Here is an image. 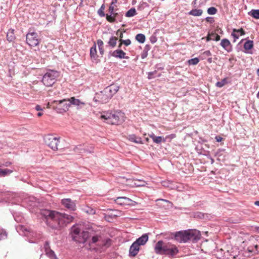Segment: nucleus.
Here are the masks:
<instances>
[{
	"label": "nucleus",
	"instance_id": "f257e3e1",
	"mask_svg": "<svg viewBox=\"0 0 259 259\" xmlns=\"http://www.w3.org/2000/svg\"><path fill=\"white\" fill-rule=\"evenodd\" d=\"M40 214L46 220L47 224L53 229L63 227L73 220V217L69 214L48 209L41 210Z\"/></svg>",
	"mask_w": 259,
	"mask_h": 259
},
{
	"label": "nucleus",
	"instance_id": "f03ea898",
	"mask_svg": "<svg viewBox=\"0 0 259 259\" xmlns=\"http://www.w3.org/2000/svg\"><path fill=\"white\" fill-rule=\"evenodd\" d=\"M117 85H111L105 88L102 91L96 93L93 100L101 104L107 103L119 90Z\"/></svg>",
	"mask_w": 259,
	"mask_h": 259
},
{
	"label": "nucleus",
	"instance_id": "7ed1b4c3",
	"mask_svg": "<svg viewBox=\"0 0 259 259\" xmlns=\"http://www.w3.org/2000/svg\"><path fill=\"white\" fill-rule=\"evenodd\" d=\"M156 253L166 255L169 257L175 256L179 252L177 246L169 243L164 242L162 240L158 241L154 246Z\"/></svg>",
	"mask_w": 259,
	"mask_h": 259
},
{
	"label": "nucleus",
	"instance_id": "20e7f679",
	"mask_svg": "<svg viewBox=\"0 0 259 259\" xmlns=\"http://www.w3.org/2000/svg\"><path fill=\"white\" fill-rule=\"evenodd\" d=\"M175 239L180 243H186L189 241L194 242L200 239V235L196 230L180 231L176 232Z\"/></svg>",
	"mask_w": 259,
	"mask_h": 259
},
{
	"label": "nucleus",
	"instance_id": "39448f33",
	"mask_svg": "<svg viewBox=\"0 0 259 259\" xmlns=\"http://www.w3.org/2000/svg\"><path fill=\"white\" fill-rule=\"evenodd\" d=\"M16 230L21 235L25 236L28 238L29 242L35 243L41 238V234L34 232L26 226L19 225L16 226Z\"/></svg>",
	"mask_w": 259,
	"mask_h": 259
},
{
	"label": "nucleus",
	"instance_id": "423d86ee",
	"mask_svg": "<svg viewBox=\"0 0 259 259\" xmlns=\"http://www.w3.org/2000/svg\"><path fill=\"white\" fill-rule=\"evenodd\" d=\"M101 118L111 124H120L124 121V114L121 111L107 113L101 115Z\"/></svg>",
	"mask_w": 259,
	"mask_h": 259
},
{
	"label": "nucleus",
	"instance_id": "0eeeda50",
	"mask_svg": "<svg viewBox=\"0 0 259 259\" xmlns=\"http://www.w3.org/2000/svg\"><path fill=\"white\" fill-rule=\"evenodd\" d=\"M59 72L54 70H49L44 75L42 82L46 87H51L56 81V78L59 77Z\"/></svg>",
	"mask_w": 259,
	"mask_h": 259
},
{
	"label": "nucleus",
	"instance_id": "6e6552de",
	"mask_svg": "<svg viewBox=\"0 0 259 259\" xmlns=\"http://www.w3.org/2000/svg\"><path fill=\"white\" fill-rule=\"evenodd\" d=\"M53 103L56 104V106L54 107V108L57 112L59 113L65 112L68 110L70 107V103L68 99L54 100Z\"/></svg>",
	"mask_w": 259,
	"mask_h": 259
},
{
	"label": "nucleus",
	"instance_id": "1a4fd4ad",
	"mask_svg": "<svg viewBox=\"0 0 259 259\" xmlns=\"http://www.w3.org/2000/svg\"><path fill=\"white\" fill-rule=\"evenodd\" d=\"M59 138L54 137L52 135H48L44 137V142L48 147L53 150L58 149V143Z\"/></svg>",
	"mask_w": 259,
	"mask_h": 259
},
{
	"label": "nucleus",
	"instance_id": "9d476101",
	"mask_svg": "<svg viewBox=\"0 0 259 259\" xmlns=\"http://www.w3.org/2000/svg\"><path fill=\"white\" fill-rule=\"evenodd\" d=\"M27 44L31 47H35L39 44L38 35L35 32H29L26 36Z\"/></svg>",
	"mask_w": 259,
	"mask_h": 259
},
{
	"label": "nucleus",
	"instance_id": "9b49d317",
	"mask_svg": "<svg viewBox=\"0 0 259 259\" xmlns=\"http://www.w3.org/2000/svg\"><path fill=\"white\" fill-rule=\"evenodd\" d=\"M126 54L120 49H118L113 51H110L108 53V58L111 57H113L117 59H128V57L126 56Z\"/></svg>",
	"mask_w": 259,
	"mask_h": 259
},
{
	"label": "nucleus",
	"instance_id": "f8f14e48",
	"mask_svg": "<svg viewBox=\"0 0 259 259\" xmlns=\"http://www.w3.org/2000/svg\"><path fill=\"white\" fill-rule=\"evenodd\" d=\"M61 204L67 209L71 211H74L76 209L75 201L70 198H65L61 200Z\"/></svg>",
	"mask_w": 259,
	"mask_h": 259
},
{
	"label": "nucleus",
	"instance_id": "ddd939ff",
	"mask_svg": "<svg viewBox=\"0 0 259 259\" xmlns=\"http://www.w3.org/2000/svg\"><path fill=\"white\" fill-rule=\"evenodd\" d=\"M80 229L77 226H73L71 228V235L73 240L77 242V240H80L82 238Z\"/></svg>",
	"mask_w": 259,
	"mask_h": 259
},
{
	"label": "nucleus",
	"instance_id": "4468645a",
	"mask_svg": "<svg viewBox=\"0 0 259 259\" xmlns=\"http://www.w3.org/2000/svg\"><path fill=\"white\" fill-rule=\"evenodd\" d=\"M220 45L227 52L229 53L232 51V45L229 39L224 38L221 40Z\"/></svg>",
	"mask_w": 259,
	"mask_h": 259
},
{
	"label": "nucleus",
	"instance_id": "2eb2a0df",
	"mask_svg": "<svg viewBox=\"0 0 259 259\" xmlns=\"http://www.w3.org/2000/svg\"><path fill=\"white\" fill-rule=\"evenodd\" d=\"M253 47V41L252 40H247L243 45L244 49V52L246 54H252V52L250 51Z\"/></svg>",
	"mask_w": 259,
	"mask_h": 259
},
{
	"label": "nucleus",
	"instance_id": "dca6fc26",
	"mask_svg": "<svg viewBox=\"0 0 259 259\" xmlns=\"http://www.w3.org/2000/svg\"><path fill=\"white\" fill-rule=\"evenodd\" d=\"M131 201L132 200L131 199L126 197H118L115 200L116 203L120 205H130Z\"/></svg>",
	"mask_w": 259,
	"mask_h": 259
},
{
	"label": "nucleus",
	"instance_id": "f3484780",
	"mask_svg": "<svg viewBox=\"0 0 259 259\" xmlns=\"http://www.w3.org/2000/svg\"><path fill=\"white\" fill-rule=\"evenodd\" d=\"M139 246L135 242H133L130 248V255L131 256H136L138 254L139 251Z\"/></svg>",
	"mask_w": 259,
	"mask_h": 259
},
{
	"label": "nucleus",
	"instance_id": "a211bd4d",
	"mask_svg": "<svg viewBox=\"0 0 259 259\" xmlns=\"http://www.w3.org/2000/svg\"><path fill=\"white\" fill-rule=\"evenodd\" d=\"M148 240V236L147 234H143L140 237L138 238L135 242L139 246L144 245L146 244Z\"/></svg>",
	"mask_w": 259,
	"mask_h": 259
},
{
	"label": "nucleus",
	"instance_id": "6ab92c4d",
	"mask_svg": "<svg viewBox=\"0 0 259 259\" xmlns=\"http://www.w3.org/2000/svg\"><path fill=\"white\" fill-rule=\"evenodd\" d=\"M244 34L245 32L242 28L239 29H233L231 36L234 38V41H235L236 39H238L240 35H243Z\"/></svg>",
	"mask_w": 259,
	"mask_h": 259
},
{
	"label": "nucleus",
	"instance_id": "aec40b11",
	"mask_svg": "<svg viewBox=\"0 0 259 259\" xmlns=\"http://www.w3.org/2000/svg\"><path fill=\"white\" fill-rule=\"evenodd\" d=\"M117 40V37L114 35H111L109 37V40L107 41V45L106 47H110L111 49L115 48L116 46Z\"/></svg>",
	"mask_w": 259,
	"mask_h": 259
},
{
	"label": "nucleus",
	"instance_id": "412c9836",
	"mask_svg": "<svg viewBox=\"0 0 259 259\" xmlns=\"http://www.w3.org/2000/svg\"><path fill=\"white\" fill-rule=\"evenodd\" d=\"M149 137L152 139L154 143L160 144L161 142L165 143L166 139L162 136H156L154 134L149 135Z\"/></svg>",
	"mask_w": 259,
	"mask_h": 259
},
{
	"label": "nucleus",
	"instance_id": "4be33fe9",
	"mask_svg": "<svg viewBox=\"0 0 259 259\" xmlns=\"http://www.w3.org/2000/svg\"><path fill=\"white\" fill-rule=\"evenodd\" d=\"M12 198H14V200L12 201V203L16 204H20L22 202L23 203L22 205H24V203L28 201V198H25L24 200H21L16 194H12ZM29 199H30V198Z\"/></svg>",
	"mask_w": 259,
	"mask_h": 259
},
{
	"label": "nucleus",
	"instance_id": "5701e85b",
	"mask_svg": "<svg viewBox=\"0 0 259 259\" xmlns=\"http://www.w3.org/2000/svg\"><path fill=\"white\" fill-rule=\"evenodd\" d=\"M257 243L254 244L253 246H249L248 247V250L249 252L256 253L259 252V237H257L256 239Z\"/></svg>",
	"mask_w": 259,
	"mask_h": 259
},
{
	"label": "nucleus",
	"instance_id": "b1692460",
	"mask_svg": "<svg viewBox=\"0 0 259 259\" xmlns=\"http://www.w3.org/2000/svg\"><path fill=\"white\" fill-rule=\"evenodd\" d=\"M127 139L131 142L137 143V144H143L142 139L136 136L134 134L130 135L128 136Z\"/></svg>",
	"mask_w": 259,
	"mask_h": 259
},
{
	"label": "nucleus",
	"instance_id": "393cba45",
	"mask_svg": "<svg viewBox=\"0 0 259 259\" xmlns=\"http://www.w3.org/2000/svg\"><path fill=\"white\" fill-rule=\"evenodd\" d=\"M122 15L120 13L115 12L111 16V19H110L111 21H108L110 23H113L116 21H121Z\"/></svg>",
	"mask_w": 259,
	"mask_h": 259
},
{
	"label": "nucleus",
	"instance_id": "a878e982",
	"mask_svg": "<svg viewBox=\"0 0 259 259\" xmlns=\"http://www.w3.org/2000/svg\"><path fill=\"white\" fill-rule=\"evenodd\" d=\"M81 235H82V238L80 240H77V242L79 243H84L87 239L90 237V234L88 231H82L81 232Z\"/></svg>",
	"mask_w": 259,
	"mask_h": 259
},
{
	"label": "nucleus",
	"instance_id": "bb28decb",
	"mask_svg": "<svg viewBox=\"0 0 259 259\" xmlns=\"http://www.w3.org/2000/svg\"><path fill=\"white\" fill-rule=\"evenodd\" d=\"M68 100L70 103V106L71 105H74L77 106H80L84 105L83 102L80 101L79 99L75 98V97H71L68 99Z\"/></svg>",
	"mask_w": 259,
	"mask_h": 259
},
{
	"label": "nucleus",
	"instance_id": "cd10ccee",
	"mask_svg": "<svg viewBox=\"0 0 259 259\" xmlns=\"http://www.w3.org/2000/svg\"><path fill=\"white\" fill-rule=\"evenodd\" d=\"M96 45V42H94L93 46L90 49V56L91 58L95 60H96L98 58Z\"/></svg>",
	"mask_w": 259,
	"mask_h": 259
},
{
	"label": "nucleus",
	"instance_id": "c85d7f7f",
	"mask_svg": "<svg viewBox=\"0 0 259 259\" xmlns=\"http://www.w3.org/2000/svg\"><path fill=\"white\" fill-rule=\"evenodd\" d=\"M14 34V29H10L8 30L7 34V39L9 42L14 41L15 39Z\"/></svg>",
	"mask_w": 259,
	"mask_h": 259
},
{
	"label": "nucleus",
	"instance_id": "c756f323",
	"mask_svg": "<svg viewBox=\"0 0 259 259\" xmlns=\"http://www.w3.org/2000/svg\"><path fill=\"white\" fill-rule=\"evenodd\" d=\"M203 11L201 9H192L189 13V15L193 16H200L202 14Z\"/></svg>",
	"mask_w": 259,
	"mask_h": 259
},
{
	"label": "nucleus",
	"instance_id": "7c9ffc66",
	"mask_svg": "<svg viewBox=\"0 0 259 259\" xmlns=\"http://www.w3.org/2000/svg\"><path fill=\"white\" fill-rule=\"evenodd\" d=\"M102 240V236L101 234H96L92 237L90 241V244L96 243Z\"/></svg>",
	"mask_w": 259,
	"mask_h": 259
},
{
	"label": "nucleus",
	"instance_id": "2f4dec72",
	"mask_svg": "<svg viewBox=\"0 0 259 259\" xmlns=\"http://www.w3.org/2000/svg\"><path fill=\"white\" fill-rule=\"evenodd\" d=\"M97 44L98 46L100 54L103 56L104 53L103 41L101 39H98L97 41Z\"/></svg>",
	"mask_w": 259,
	"mask_h": 259
},
{
	"label": "nucleus",
	"instance_id": "473e14b6",
	"mask_svg": "<svg viewBox=\"0 0 259 259\" xmlns=\"http://www.w3.org/2000/svg\"><path fill=\"white\" fill-rule=\"evenodd\" d=\"M74 150L75 152L79 154H82L87 151V150L83 147V146L81 145L75 146Z\"/></svg>",
	"mask_w": 259,
	"mask_h": 259
},
{
	"label": "nucleus",
	"instance_id": "72a5a7b5",
	"mask_svg": "<svg viewBox=\"0 0 259 259\" xmlns=\"http://www.w3.org/2000/svg\"><path fill=\"white\" fill-rule=\"evenodd\" d=\"M150 49V46L149 45H146L144 47V49L141 53V58L142 59H145L147 57L148 52Z\"/></svg>",
	"mask_w": 259,
	"mask_h": 259
},
{
	"label": "nucleus",
	"instance_id": "f704fd0d",
	"mask_svg": "<svg viewBox=\"0 0 259 259\" xmlns=\"http://www.w3.org/2000/svg\"><path fill=\"white\" fill-rule=\"evenodd\" d=\"M114 6H110L109 8V14H106V18L107 21H111L110 19H111V16L114 13Z\"/></svg>",
	"mask_w": 259,
	"mask_h": 259
},
{
	"label": "nucleus",
	"instance_id": "c9c22d12",
	"mask_svg": "<svg viewBox=\"0 0 259 259\" xmlns=\"http://www.w3.org/2000/svg\"><path fill=\"white\" fill-rule=\"evenodd\" d=\"M13 172L12 170L9 169H1L0 168V177H5L8 175H10Z\"/></svg>",
	"mask_w": 259,
	"mask_h": 259
},
{
	"label": "nucleus",
	"instance_id": "e433bc0d",
	"mask_svg": "<svg viewBox=\"0 0 259 259\" xmlns=\"http://www.w3.org/2000/svg\"><path fill=\"white\" fill-rule=\"evenodd\" d=\"M248 14L256 19H259V10H252Z\"/></svg>",
	"mask_w": 259,
	"mask_h": 259
},
{
	"label": "nucleus",
	"instance_id": "4c0bfd02",
	"mask_svg": "<svg viewBox=\"0 0 259 259\" xmlns=\"http://www.w3.org/2000/svg\"><path fill=\"white\" fill-rule=\"evenodd\" d=\"M136 39L140 43L143 44L145 41V36L142 33H139L136 36Z\"/></svg>",
	"mask_w": 259,
	"mask_h": 259
},
{
	"label": "nucleus",
	"instance_id": "58836bf2",
	"mask_svg": "<svg viewBox=\"0 0 259 259\" xmlns=\"http://www.w3.org/2000/svg\"><path fill=\"white\" fill-rule=\"evenodd\" d=\"M46 255L50 258V259H58L54 251L52 249L49 250L45 252Z\"/></svg>",
	"mask_w": 259,
	"mask_h": 259
},
{
	"label": "nucleus",
	"instance_id": "ea45409f",
	"mask_svg": "<svg viewBox=\"0 0 259 259\" xmlns=\"http://www.w3.org/2000/svg\"><path fill=\"white\" fill-rule=\"evenodd\" d=\"M136 11L134 8H131L125 13V16L127 17H132L136 15Z\"/></svg>",
	"mask_w": 259,
	"mask_h": 259
},
{
	"label": "nucleus",
	"instance_id": "a19ab883",
	"mask_svg": "<svg viewBox=\"0 0 259 259\" xmlns=\"http://www.w3.org/2000/svg\"><path fill=\"white\" fill-rule=\"evenodd\" d=\"M227 83H228L227 79L226 78H225L222 79L221 81H218L216 83V86L218 88H222Z\"/></svg>",
	"mask_w": 259,
	"mask_h": 259
},
{
	"label": "nucleus",
	"instance_id": "79ce46f5",
	"mask_svg": "<svg viewBox=\"0 0 259 259\" xmlns=\"http://www.w3.org/2000/svg\"><path fill=\"white\" fill-rule=\"evenodd\" d=\"M210 56H211V53L210 52V51L207 50V51H204L203 53H202V54L201 55L200 57L201 58V59L202 60H204V59H206V58L207 57H210Z\"/></svg>",
	"mask_w": 259,
	"mask_h": 259
},
{
	"label": "nucleus",
	"instance_id": "37998d69",
	"mask_svg": "<svg viewBox=\"0 0 259 259\" xmlns=\"http://www.w3.org/2000/svg\"><path fill=\"white\" fill-rule=\"evenodd\" d=\"M156 74H157L156 71L148 72V78L149 79H151L155 78L156 76H158V77L160 76V74H158L157 75Z\"/></svg>",
	"mask_w": 259,
	"mask_h": 259
},
{
	"label": "nucleus",
	"instance_id": "c03bdc74",
	"mask_svg": "<svg viewBox=\"0 0 259 259\" xmlns=\"http://www.w3.org/2000/svg\"><path fill=\"white\" fill-rule=\"evenodd\" d=\"M199 59L198 58H194L188 60V64L190 65H195L198 63Z\"/></svg>",
	"mask_w": 259,
	"mask_h": 259
},
{
	"label": "nucleus",
	"instance_id": "a18cd8bd",
	"mask_svg": "<svg viewBox=\"0 0 259 259\" xmlns=\"http://www.w3.org/2000/svg\"><path fill=\"white\" fill-rule=\"evenodd\" d=\"M7 233L6 231L2 229H0V240L7 238Z\"/></svg>",
	"mask_w": 259,
	"mask_h": 259
},
{
	"label": "nucleus",
	"instance_id": "49530a36",
	"mask_svg": "<svg viewBox=\"0 0 259 259\" xmlns=\"http://www.w3.org/2000/svg\"><path fill=\"white\" fill-rule=\"evenodd\" d=\"M13 216L15 220L18 223L21 222L23 219L21 214H17L16 213H14L13 214Z\"/></svg>",
	"mask_w": 259,
	"mask_h": 259
},
{
	"label": "nucleus",
	"instance_id": "de8ad7c7",
	"mask_svg": "<svg viewBox=\"0 0 259 259\" xmlns=\"http://www.w3.org/2000/svg\"><path fill=\"white\" fill-rule=\"evenodd\" d=\"M207 13L209 15H214L217 12V9L215 7H210L207 9Z\"/></svg>",
	"mask_w": 259,
	"mask_h": 259
},
{
	"label": "nucleus",
	"instance_id": "09e8293b",
	"mask_svg": "<svg viewBox=\"0 0 259 259\" xmlns=\"http://www.w3.org/2000/svg\"><path fill=\"white\" fill-rule=\"evenodd\" d=\"M104 9H105V6L104 5H102L101 6V8H100V9L98 10V13L100 17H104L106 16V14L104 12Z\"/></svg>",
	"mask_w": 259,
	"mask_h": 259
},
{
	"label": "nucleus",
	"instance_id": "8fccbe9b",
	"mask_svg": "<svg viewBox=\"0 0 259 259\" xmlns=\"http://www.w3.org/2000/svg\"><path fill=\"white\" fill-rule=\"evenodd\" d=\"M210 36H211L212 40L219 41L220 39V36L218 34L212 33Z\"/></svg>",
	"mask_w": 259,
	"mask_h": 259
},
{
	"label": "nucleus",
	"instance_id": "3c124183",
	"mask_svg": "<svg viewBox=\"0 0 259 259\" xmlns=\"http://www.w3.org/2000/svg\"><path fill=\"white\" fill-rule=\"evenodd\" d=\"M118 216V214L116 213H111V214H108L105 216V218L106 220H109V219H113L116 218Z\"/></svg>",
	"mask_w": 259,
	"mask_h": 259
},
{
	"label": "nucleus",
	"instance_id": "603ef678",
	"mask_svg": "<svg viewBox=\"0 0 259 259\" xmlns=\"http://www.w3.org/2000/svg\"><path fill=\"white\" fill-rule=\"evenodd\" d=\"M44 249L45 252L51 249L50 247V243L49 241H47L45 242V243L44 244Z\"/></svg>",
	"mask_w": 259,
	"mask_h": 259
},
{
	"label": "nucleus",
	"instance_id": "864d4df0",
	"mask_svg": "<svg viewBox=\"0 0 259 259\" xmlns=\"http://www.w3.org/2000/svg\"><path fill=\"white\" fill-rule=\"evenodd\" d=\"M120 41H121L126 46H128L131 44V41L129 39L125 40L120 39Z\"/></svg>",
	"mask_w": 259,
	"mask_h": 259
},
{
	"label": "nucleus",
	"instance_id": "5fc2aeb1",
	"mask_svg": "<svg viewBox=\"0 0 259 259\" xmlns=\"http://www.w3.org/2000/svg\"><path fill=\"white\" fill-rule=\"evenodd\" d=\"M138 183H135V185L137 186H144L146 185V183L145 181L139 180L138 181Z\"/></svg>",
	"mask_w": 259,
	"mask_h": 259
},
{
	"label": "nucleus",
	"instance_id": "6e6d98bb",
	"mask_svg": "<svg viewBox=\"0 0 259 259\" xmlns=\"http://www.w3.org/2000/svg\"><path fill=\"white\" fill-rule=\"evenodd\" d=\"M194 217L201 219L204 217V214L200 212H197L195 214Z\"/></svg>",
	"mask_w": 259,
	"mask_h": 259
},
{
	"label": "nucleus",
	"instance_id": "4d7b16f0",
	"mask_svg": "<svg viewBox=\"0 0 259 259\" xmlns=\"http://www.w3.org/2000/svg\"><path fill=\"white\" fill-rule=\"evenodd\" d=\"M206 21L212 24L214 22V19L211 17H207L206 18Z\"/></svg>",
	"mask_w": 259,
	"mask_h": 259
},
{
	"label": "nucleus",
	"instance_id": "13d9d810",
	"mask_svg": "<svg viewBox=\"0 0 259 259\" xmlns=\"http://www.w3.org/2000/svg\"><path fill=\"white\" fill-rule=\"evenodd\" d=\"M150 40L151 43L154 44L157 41V38L156 37V36L152 35L150 37Z\"/></svg>",
	"mask_w": 259,
	"mask_h": 259
},
{
	"label": "nucleus",
	"instance_id": "bf43d9fd",
	"mask_svg": "<svg viewBox=\"0 0 259 259\" xmlns=\"http://www.w3.org/2000/svg\"><path fill=\"white\" fill-rule=\"evenodd\" d=\"M175 137H176V136L175 134H171V135L166 136L165 139H166V141L167 140H168V139L171 140V139H174V138H175Z\"/></svg>",
	"mask_w": 259,
	"mask_h": 259
},
{
	"label": "nucleus",
	"instance_id": "052dcab7",
	"mask_svg": "<svg viewBox=\"0 0 259 259\" xmlns=\"http://www.w3.org/2000/svg\"><path fill=\"white\" fill-rule=\"evenodd\" d=\"M156 201H162L166 202L169 203V204H170L171 206H172L173 204L171 202H170V201L166 200V199H158Z\"/></svg>",
	"mask_w": 259,
	"mask_h": 259
},
{
	"label": "nucleus",
	"instance_id": "680f3d73",
	"mask_svg": "<svg viewBox=\"0 0 259 259\" xmlns=\"http://www.w3.org/2000/svg\"><path fill=\"white\" fill-rule=\"evenodd\" d=\"M35 110H37V111H41V110H42V108L41 107V106L40 105H36L35 106Z\"/></svg>",
	"mask_w": 259,
	"mask_h": 259
},
{
	"label": "nucleus",
	"instance_id": "e2e57ef3",
	"mask_svg": "<svg viewBox=\"0 0 259 259\" xmlns=\"http://www.w3.org/2000/svg\"><path fill=\"white\" fill-rule=\"evenodd\" d=\"M11 164H12V163L9 161H7V162H6L5 163H3V164H4V166H6V167L10 166Z\"/></svg>",
	"mask_w": 259,
	"mask_h": 259
},
{
	"label": "nucleus",
	"instance_id": "0e129e2a",
	"mask_svg": "<svg viewBox=\"0 0 259 259\" xmlns=\"http://www.w3.org/2000/svg\"><path fill=\"white\" fill-rule=\"evenodd\" d=\"M215 138L216 141L218 142H221L222 140V138L220 136H216Z\"/></svg>",
	"mask_w": 259,
	"mask_h": 259
},
{
	"label": "nucleus",
	"instance_id": "69168bd1",
	"mask_svg": "<svg viewBox=\"0 0 259 259\" xmlns=\"http://www.w3.org/2000/svg\"><path fill=\"white\" fill-rule=\"evenodd\" d=\"M222 151H224V150H223L219 149V150L218 152H216V153H215V155H216V156H220V154H219V153H220V152H222Z\"/></svg>",
	"mask_w": 259,
	"mask_h": 259
},
{
	"label": "nucleus",
	"instance_id": "338daca9",
	"mask_svg": "<svg viewBox=\"0 0 259 259\" xmlns=\"http://www.w3.org/2000/svg\"><path fill=\"white\" fill-rule=\"evenodd\" d=\"M207 157L210 159L211 164H213L214 162V159L210 156H207Z\"/></svg>",
	"mask_w": 259,
	"mask_h": 259
},
{
	"label": "nucleus",
	"instance_id": "774afa93",
	"mask_svg": "<svg viewBox=\"0 0 259 259\" xmlns=\"http://www.w3.org/2000/svg\"><path fill=\"white\" fill-rule=\"evenodd\" d=\"M207 61L209 63H211L212 62V58L211 57V56L209 57V58L207 59Z\"/></svg>",
	"mask_w": 259,
	"mask_h": 259
}]
</instances>
